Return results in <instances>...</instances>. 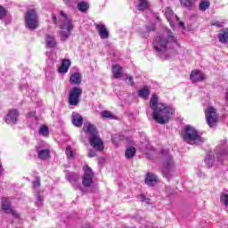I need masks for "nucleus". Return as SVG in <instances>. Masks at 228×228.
Returning <instances> with one entry per match:
<instances>
[{
    "instance_id": "1",
    "label": "nucleus",
    "mask_w": 228,
    "mask_h": 228,
    "mask_svg": "<svg viewBox=\"0 0 228 228\" xmlns=\"http://www.w3.org/2000/svg\"><path fill=\"white\" fill-rule=\"evenodd\" d=\"M150 107L152 110L153 120L157 124H168L172 115H174V109L167 104L159 103L158 100V95L153 94L150 100Z\"/></svg>"
},
{
    "instance_id": "2",
    "label": "nucleus",
    "mask_w": 228,
    "mask_h": 228,
    "mask_svg": "<svg viewBox=\"0 0 228 228\" xmlns=\"http://www.w3.org/2000/svg\"><path fill=\"white\" fill-rule=\"evenodd\" d=\"M170 44L177 45V38L174 37V33L170 30H167L162 34L156 36L153 42L154 49L162 60H168V47Z\"/></svg>"
},
{
    "instance_id": "3",
    "label": "nucleus",
    "mask_w": 228,
    "mask_h": 228,
    "mask_svg": "<svg viewBox=\"0 0 228 228\" xmlns=\"http://www.w3.org/2000/svg\"><path fill=\"white\" fill-rule=\"evenodd\" d=\"M182 136L184 142L190 145H202L205 142L200 133L190 126L184 127Z\"/></svg>"
},
{
    "instance_id": "4",
    "label": "nucleus",
    "mask_w": 228,
    "mask_h": 228,
    "mask_svg": "<svg viewBox=\"0 0 228 228\" xmlns=\"http://www.w3.org/2000/svg\"><path fill=\"white\" fill-rule=\"evenodd\" d=\"M160 152L163 158L162 175L166 177V179H169L172 177L174 170H175L174 159H172V155H169L168 150H162Z\"/></svg>"
},
{
    "instance_id": "5",
    "label": "nucleus",
    "mask_w": 228,
    "mask_h": 228,
    "mask_svg": "<svg viewBox=\"0 0 228 228\" xmlns=\"http://www.w3.org/2000/svg\"><path fill=\"white\" fill-rule=\"evenodd\" d=\"M60 15L62 19L61 20L59 26L61 29H67V31L61 30L60 32L61 40L65 42V40L70 37V33L72 32V29H74V25H72V20L67 17V14H65L63 11L60 12Z\"/></svg>"
},
{
    "instance_id": "6",
    "label": "nucleus",
    "mask_w": 228,
    "mask_h": 228,
    "mask_svg": "<svg viewBox=\"0 0 228 228\" xmlns=\"http://www.w3.org/2000/svg\"><path fill=\"white\" fill-rule=\"evenodd\" d=\"M38 14L35 9L28 10L25 14V26L27 29L35 31L38 28Z\"/></svg>"
},
{
    "instance_id": "7",
    "label": "nucleus",
    "mask_w": 228,
    "mask_h": 228,
    "mask_svg": "<svg viewBox=\"0 0 228 228\" xmlns=\"http://www.w3.org/2000/svg\"><path fill=\"white\" fill-rule=\"evenodd\" d=\"M81 95H83V89L81 87H72L69 90L68 97L69 106H74V108L79 106V102H81Z\"/></svg>"
},
{
    "instance_id": "8",
    "label": "nucleus",
    "mask_w": 228,
    "mask_h": 228,
    "mask_svg": "<svg viewBox=\"0 0 228 228\" xmlns=\"http://www.w3.org/2000/svg\"><path fill=\"white\" fill-rule=\"evenodd\" d=\"M82 184L85 188H90L94 184V171L88 165L84 166V175L82 176Z\"/></svg>"
},
{
    "instance_id": "9",
    "label": "nucleus",
    "mask_w": 228,
    "mask_h": 228,
    "mask_svg": "<svg viewBox=\"0 0 228 228\" xmlns=\"http://www.w3.org/2000/svg\"><path fill=\"white\" fill-rule=\"evenodd\" d=\"M205 116L209 127H215L216 122H218L216 109L214 107H208V110H205Z\"/></svg>"
},
{
    "instance_id": "10",
    "label": "nucleus",
    "mask_w": 228,
    "mask_h": 228,
    "mask_svg": "<svg viewBox=\"0 0 228 228\" xmlns=\"http://www.w3.org/2000/svg\"><path fill=\"white\" fill-rule=\"evenodd\" d=\"M2 211H4L7 215H12L14 218H19V213L13 209L12 201L8 198H2L1 200Z\"/></svg>"
},
{
    "instance_id": "11",
    "label": "nucleus",
    "mask_w": 228,
    "mask_h": 228,
    "mask_svg": "<svg viewBox=\"0 0 228 228\" xmlns=\"http://www.w3.org/2000/svg\"><path fill=\"white\" fill-rule=\"evenodd\" d=\"M89 143L93 149H95V151H98L99 152L104 151V142H102V139L99 137V134L89 137Z\"/></svg>"
},
{
    "instance_id": "12",
    "label": "nucleus",
    "mask_w": 228,
    "mask_h": 228,
    "mask_svg": "<svg viewBox=\"0 0 228 228\" xmlns=\"http://www.w3.org/2000/svg\"><path fill=\"white\" fill-rule=\"evenodd\" d=\"M66 179L76 190H80V191H83V186H81L80 183H77V181H79V175L77 174L68 172L66 174Z\"/></svg>"
},
{
    "instance_id": "13",
    "label": "nucleus",
    "mask_w": 228,
    "mask_h": 228,
    "mask_svg": "<svg viewBox=\"0 0 228 228\" xmlns=\"http://www.w3.org/2000/svg\"><path fill=\"white\" fill-rule=\"evenodd\" d=\"M17 118H19V110L12 109L6 114L5 122L6 124H17Z\"/></svg>"
},
{
    "instance_id": "14",
    "label": "nucleus",
    "mask_w": 228,
    "mask_h": 228,
    "mask_svg": "<svg viewBox=\"0 0 228 228\" xmlns=\"http://www.w3.org/2000/svg\"><path fill=\"white\" fill-rule=\"evenodd\" d=\"M216 158L217 161H219V163H224V160L227 159L228 146L226 143H224L221 146V150L216 153Z\"/></svg>"
},
{
    "instance_id": "15",
    "label": "nucleus",
    "mask_w": 228,
    "mask_h": 228,
    "mask_svg": "<svg viewBox=\"0 0 228 228\" xmlns=\"http://www.w3.org/2000/svg\"><path fill=\"white\" fill-rule=\"evenodd\" d=\"M96 29L98 31V35L102 40H106V38H110V32L106 28V25L104 24H96Z\"/></svg>"
},
{
    "instance_id": "16",
    "label": "nucleus",
    "mask_w": 228,
    "mask_h": 228,
    "mask_svg": "<svg viewBox=\"0 0 228 228\" xmlns=\"http://www.w3.org/2000/svg\"><path fill=\"white\" fill-rule=\"evenodd\" d=\"M190 77L192 83H199L200 81H204V79H206L204 73L199 71V69L192 70Z\"/></svg>"
},
{
    "instance_id": "17",
    "label": "nucleus",
    "mask_w": 228,
    "mask_h": 228,
    "mask_svg": "<svg viewBox=\"0 0 228 228\" xmlns=\"http://www.w3.org/2000/svg\"><path fill=\"white\" fill-rule=\"evenodd\" d=\"M72 124L75 127H81L83 126V116L77 112H73L71 115Z\"/></svg>"
},
{
    "instance_id": "18",
    "label": "nucleus",
    "mask_w": 228,
    "mask_h": 228,
    "mask_svg": "<svg viewBox=\"0 0 228 228\" xmlns=\"http://www.w3.org/2000/svg\"><path fill=\"white\" fill-rule=\"evenodd\" d=\"M83 130L85 133H86V134H90L91 136H96L99 134L97 128H95V126L92 124H86L83 127Z\"/></svg>"
},
{
    "instance_id": "19",
    "label": "nucleus",
    "mask_w": 228,
    "mask_h": 228,
    "mask_svg": "<svg viewBox=\"0 0 228 228\" xmlns=\"http://www.w3.org/2000/svg\"><path fill=\"white\" fill-rule=\"evenodd\" d=\"M145 183L148 186H154L158 183V176L152 173L146 175Z\"/></svg>"
},
{
    "instance_id": "20",
    "label": "nucleus",
    "mask_w": 228,
    "mask_h": 228,
    "mask_svg": "<svg viewBox=\"0 0 228 228\" xmlns=\"http://www.w3.org/2000/svg\"><path fill=\"white\" fill-rule=\"evenodd\" d=\"M70 68V61L69 59H64L59 68L60 74H67L69 69Z\"/></svg>"
},
{
    "instance_id": "21",
    "label": "nucleus",
    "mask_w": 228,
    "mask_h": 228,
    "mask_svg": "<svg viewBox=\"0 0 228 228\" xmlns=\"http://www.w3.org/2000/svg\"><path fill=\"white\" fill-rule=\"evenodd\" d=\"M112 74L115 79H120V77H122V67L114 64L112 66Z\"/></svg>"
},
{
    "instance_id": "22",
    "label": "nucleus",
    "mask_w": 228,
    "mask_h": 228,
    "mask_svg": "<svg viewBox=\"0 0 228 228\" xmlns=\"http://www.w3.org/2000/svg\"><path fill=\"white\" fill-rule=\"evenodd\" d=\"M81 73L79 72L73 73L69 77L71 85H81Z\"/></svg>"
},
{
    "instance_id": "23",
    "label": "nucleus",
    "mask_w": 228,
    "mask_h": 228,
    "mask_svg": "<svg viewBox=\"0 0 228 228\" xmlns=\"http://www.w3.org/2000/svg\"><path fill=\"white\" fill-rule=\"evenodd\" d=\"M37 151L39 159H48V158L51 156V151H49V149H37Z\"/></svg>"
},
{
    "instance_id": "24",
    "label": "nucleus",
    "mask_w": 228,
    "mask_h": 228,
    "mask_svg": "<svg viewBox=\"0 0 228 228\" xmlns=\"http://www.w3.org/2000/svg\"><path fill=\"white\" fill-rule=\"evenodd\" d=\"M196 3L197 0H180V4L183 6V8H187V10H191Z\"/></svg>"
},
{
    "instance_id": "25",
    "label": "nucleus",
    "mask_w": 228,
    "mask_h": 228,
    "mask_svg": "<svg viewBox=\"0 0 228 228\" xmlns=\"http://www.w3.org/2000/svg\"><path fill=\"white\" fill-rule=\"evenodd\" d=\"M217 38L221 44H226L228 41V28L222 30L218 34Z\"/></svg>"
},
{
    "instance_id": "26",
    "label": "nucleus",
    "mask_w": 228,
    "mask_h": 228,
    "mask_svg": "<svg viewBox=\"0 0 228 228\" xmlns=\"http://www.w3.org/2000/svg\"><path fill=\"white\" fill-rule=\"evenodd\" d=\"M78 12H81L82 13H86V12H88V10L90 9V4H87V2H80L77 4V6Z\"/></svg>"
},
{
    "instance_id": "27",
    "label": "nucleus",
    "mask_w": 228,
    "mask_h": 228,
    "mask_svg": "<svg viewBox=\"0 0 228 228\" xmlns=\"http://www.w3.org/2000/svg\"><path fill=\"white\" fill-rule=\"evenodd\" d=\"M136 154V148L131 146L129 148H127L125 151V156L126 158V159H133V158H134Z\"/></svg>"
},
{
    "instance_id": "28",
    "label": "nucleus",
    "mask_w": 228,
    "mask_h": 228,
    "mask_svg": "<svg viewBox=\"0 0 228 228\" xmlns=\"http://www.w3.org/2000/svg\"><path fill=\"white\" fill-rule=\"evenodd\" d=\"M45 40H46V45L47 47L53 48V47H56V39H54V37L46 34L45 35Z\"/></svg>"
},
{
    "instance_id": "29",
    "label": "nucleus",
    "mask_w": 228,
    "mask_h": 228,
    "mask_svg": "<svg viewBox=\"0 0 228 228\" xmlns=\"http://www.w3.org/2000/svg\"><path fill=\"white\" fill-rule=\"evenodd\" d=\"M150 94H151V91L149 90V87H147V86H144L142 89H140L138 91L139 97H142V99H144L145 101H147V99H149Z\"/></svg>"
},
{
    "instance_id": "30",
    "label": "nucleus",
    "mask_w": 228,
    "mask_h": 228,
    "mask_svg": "<svg viewBox=\"0 0 228 228\" xmlns=\"http://www.w3.org/2000/svg\"><path fill=\"white\" fill-rule=\"evenodd\" d=\"M150 6H151V4H149V1L139 0L138 10H140L141 12H143V10H148Z\"/></svg>"
},
{
    "instance_id": "31",
    "label": "nucleus",
    "mask_w": 228,
    "mask_h": 228,
    "mask_svg": "<svg viewBox=\"0 0 228 228\" xmlns=\"http://www.w3.org/2000/svg\"><path fill=\"white\" fill-rule=\"evenodd\" d=\"M39 134L41 136H45V137H47L49 136V127L45 125H42L40 127H39V131H38Z\"/></svg>"
},
{
    "instance_id": "32",
    "label": "nucleus",
    "mask_w": 228,
    "mask_h": 228,
    "mask_svg": "<svg viewBox=\"0 0 228 228\" xmlns=\"http://www.w3.org/2000/svg\"><path fill=\"white\" fill-rule=\"evenodd\" d=\"M205 163L208 168H211L213 167V164L215 163V157L211 154H208L206 159H205Z\"/></svg>"
},
{
    "instance_id": "33",
    "label": "nucleus",
    "mask_w": 228,
    "mask_h": 228,
    "mask_svg": "<svg viewBox=\"0 0 228 228\" xmlns=\"http://www.w3.org/2000/svg\"><path fill=\"white\" fill-rule=\"evenodd\" d=\"M102 117L103 118H110L111 120H115V118H117L115 117V115H113V113H111L110 111L109 110H103L102 111Z\"/></svg>"
},
{
    "instance_id": "34",
    "label": "nucleus",
    "mask_w": 228,
    "mask_h": 228,
    "mask_svg": "<svg viewBox=\"0 0 228 228\" xmlns=\"http://www.w3.org/2000/svg\"><path fill=\"white\" fill-rule=\"evenodd\" d=\"M36 205L37 207L42 206V202L44 201V198L42 197V191H38L36 195Z\"/></svg>"
},
{
    "instance_id": "35",
    "label": "nucleus",
    "mask_w": 228,
    "mask_h": 228,
    "mask_svg": "<svg viewBox=\"0 0 228 228\" xmlns=\"http://www.w3.org/2000/svg\"><path fill=\"white\" fill-rule=\"evenodd\" d=\"M209 2H208V1H201L200 3V10L201 11V12H206V10H208V8H209Z\"/></svg>"
},
{
    "instance_id": "36",
    "label": "nucleus",
    "mask_w": 228,
    "mask_h": 228,
    "mask_svg": "<svg viewBox=\"0 0 228 228\" xmlns=\"http://www.w3.org/2000/svg\"><path fill=\"white\" fill-rule=\"evenodd\" d=\"M62 1L69 8H74V6H76V4H77V0H62Z\"/></svg>"
},
{
    "instance_id": "37",
    "label": "nucleus",
    "mask_w": 228,
    "mask_h": 228,
    "mask_svg": "<svg viewBox=\"0 0 228 228\" xmlns=\"http://www.w3.org/2000/svg\"><path fill=\"white\" fill-rule=\"evenodd\" d=\"M172 15H174V12L172 10H170V8H167L166 10V17H167L168 22H170L172 20Z\"/></svg>"
},
{
    "instance_id": "38",
    "label": "nucleus",
    "mask_w": 228,
    "mask_h": 228,
    "mask_svg": "<svg viewBox=\"0 0 228 228\" xmlns=\"http://www.w3.org/2000/svg\"><path fill=\"white\" fill-rule=\"evenodd\" d=\"M6 9L3 7V5H0V20L4 19V17H6Z\"/></svg>"
},
{
    "instance_id": "39",
    "label": "nucleus",
    "mask_w": 228,
    "mask_h": 228,
    "mask_svg": "<svg viewBox=\"0 0 228 228\" xmlns=\"http://www.w3.org/2000/svg\"><path fill=\"white\" fill-rule=\"evenodd\" d=\"M66 155L68 156V158H74V152L72 151L70 146H68L66 148Z\"/></svg>"
},
{
    "instance_id": "40",
    "label": "nucleus",
    "mask_w": 228,
    "mask_h": 228,
    "mask_svg": "<svg viewBox=\"0 0 228 228\" xmlns=\"http://www.w3.org/2000/svg\"><path fill=\"white\" fill-rule=\"evenodd\" d=\"M221 202L224 204V206H228V194H223L221 196Z\"/></svg>"
},
{
    "instance_id": "41",
    "label": "nucleus",
    "mask_w": 228,
    "mask_h": 228,
    "mask_svg": "<svg viewBox=\"0 0 228 228\" xmlns=\"http://www.w3.org/2000/svg\"><path fill=\"white\" fill-rule=\"evenodd\" d=\"M156 30V25L154 24H150L146 26V31L148 33H151V31H155Z\"/></svg>"
},
{
    "instance_id": "42",
    "label": "nucleus",
    "mask_w": 228,
    "mask_h": 228,
    "mask_svg": "<svg viewBox=\"0 0 228 228\" xmlns=\"http://www.w3.org/2000/svg\"><path fill=\"white\" fill-rule=\"evenodd\" d=\"M97 152L92 149H89L88 151V158H96Z\"/></svg>"
},
{
    "instance_id": "43",
    "label": "nucleus",
    "mask_w": 228,
    "mask_h": 228,
    "mask_svg": "<svg viewBox=\"0 0 228 228\" xmlns=\"http://www.w3.org/2000/svg\"><path fill=\"white\" fill-rule=\"evenodd\" d=\"M33 188H40V177H37L33 182Z\"/></svg>"
},
{
    "instance_id": "44",
    "label": "nucleus",
    "mask_w": 228,
    "mask_h": 228,
    "mask_svg": "<svg viewBox=\"0 0 228 228\" xmlns=\"http://www.w3.org/2000/svg\"><path fill=\"white\" fill-rule=\"evenodd\" d=\"M126 83L127 85H131V86L134 85V81L133 80V77H126Z\"/></svg>"
},
{
    "instance_id": "45",
    "label": "nucleus",
    "mask_w": 228,
    "mask_h": 228,
    "mask_svg": "<svg viewBox=\"0 0 228 228\" xmlns=\"http://www.w3.org/2000/svg\"><path fill=\"white\" fill-rule=\"evenodd\" d=\"M211 26H216V28H224V22L214 21Z\"/></svg>"
},
{
    "instance_id": "46",
    "label": "nucleus",
    "mask_w": 228,
    "mask_h": 228,
    "mask_svg": "<svg viewBox=\"0 0 228 228\" xmlns=\"http://www.w3.org/2000/svg\"><path fill=\"white\" fill-rule=\"evenodd\" d=\"M141 37L142 38H149V32L146 31V32H141Z\"/></svg>"
},
{
    "instance_id": "47",
    "label": "nucleus",
    "mask_w": 228,
    "mask_h": 228,
    "mask_svg": "<svg viewBox=\"0 0 228 228\" xmlns=\"http://www.w3.org/2000/svg\"><path fill=\"white\" fill-rule=\"evenodd\" d=\"M52 20L53 24H58V19L56 18V15L54 14L52 15Z\"/></svg>"
},
{
    "instance_id": "48",
    "label": "nucleus",
    "mask_w": 228,
    "mask_h": 228,
    "mask_svg": "<svg viewBox=\"0 0 228 228\" xmlns=\"http://www.w3.org/2000/svg\"><path fill=\"white\" fill-rule=\"evenodd\" d=\"M142 202H149V199H146L144 195H141Z\"/></svg>"
},
{
    "instance_id": "49",
    "label": "nucleus",
    "mask_w": 228,
    "mask_h": 228,
    "mask_svg": "<svg viewBox=\"0 0 228 228\" xmlns=\"http://www.w3.org/2000/svg\"><path fill=\"white\" fill-rule=\"evenodd\" d=\"M135 220H137V222H142L143 217H135Z\"/></svg>"
},
{
    "instance_id": "50",
    "label": "nucleus",
    "mask_w": 228,
    "mask_h": 228,
    "mask_svg": "<svg viewBox=\"0 0 228 228\" xmlns=\"http://www.w3.org/2000/svg\"><path fill=\"white\" fill-rule=\"evenodd\" d=\"M115 138H117V135H112V136H111V141H112V142H115Z\"/></svg>"
},
{
    "instance_id": "51",
    "label": "nucleus",
    "mask_w": 228,
    "mask_h": 228,
    "mask_svg": "<svg viewBox=\"0 0 228 228\" xmlns=\"http://www.w3.org/2000/svg\"><path fill=\"white\" fill-rule=\"evenodd\" d=\"M180 26H181V28H184V22L180 21Z\"/></svg>"
},
{
    "instance_id": "52",
    "label": "nucleus",
    "mask_w": 228,
    "mask_h": 228,
    "mask_svg": "<svg viewBox=\"0 0 228 228\" xmlns=\"http://www.w3.org/2000/svg\"><path fill=\"white\" fill-rule=\"evenodd\" d=\"M176 19L179 20V18L176 16Z\"/></svg>"
}]
</instances>
